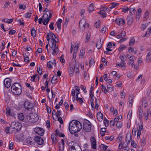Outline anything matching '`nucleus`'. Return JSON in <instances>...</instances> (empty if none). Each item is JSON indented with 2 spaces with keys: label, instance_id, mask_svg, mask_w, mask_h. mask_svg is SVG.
Wrapping results in <instances>:
<instances>
[{
  "label": "nucleus",
  "instance_id": "8fccbe9b",
  "mask_svg": "<svg viewBox=\"0 0 151 151\" xmlns=\"http://www.w3.org/2000/svg\"><path fill=\"white\" fill-rule=\"evenodd\" d=\"M105 139L106 140H109L110 141H112L114 137L112 136H111L110 137L109 136H107L105 137Z\"/></svg>",
  "mask_w": 151,
  "mask_h": 151
},
{
  "label": "nucleus",
  "instance_id": "bf43d9fd",
  "mask_svg": "<svg viewBox=\"0 0 151 151\" xmlns=\"http://www.w3.org/2000/svg\"><path fill=\"white\" fill-rule=\"evenodd\" d=\"M137 130L135 128H134L132 130V133L133 135L135 136L136 134Z\"/></svg>",
  "mask_w": 151,
  "mask_h": 151
},
{
  "label": "nucleus",
  "instance_id": "052dcab7",
  "mask_svg": "<svg viewBox=\"0 0 151 151\" xmlns=\"http://www.w3.org/2000/svg\"><path fill=\"white\" fill-rule=\"evenodd\" d=\"M26 8L25 6H23L22 4H20L19 6V8L20 9H25Z\"/></svg>",
  "mask_w": 151,
  "mask_h": 151
},
{
  "label": "nucleus",
  "instance_id": "2f4dec72",
  "mask_svg": "<svg viewBox=\"0 0 151 151\" xmlns=\"http://www.w3.org/2000/svg\"><path fill=\"white\" fill-rule=\"evenodd\" d=\"M94 4L92 3L90 4L89 8H88V11L89 12H91L94 9Z\"/></svg>",
  "mask_w": 151,
  "mask_h": 151
},
{
  "label": "nucleus",
  "instance_id": "0e129e2a",
  "mask_svg": "<svg viewBox=\"0 0 151 151\" xmlns=\"http://www.w3.org/2000/svg\"><path fill=\"white\" fill-rule=\"evenodd\" d=\"M81 89L85 93H86L87 92V91L86 90V87H85V88L84 86L82 85H81Z\"/></svg>",
  "mask_w": 151,
  "mask_h": 151
},
{
  "label": "nucleus",
  "instance_id": "f8f14e48",
  "mask_svg": "<svg viewBox=\"0 0 151 151\" xmlns=\"http://www.w3.org/2000/svg\"><path fill=\"white\" fill-rule=\"evenodd\" d=\"M30 119L32 122H37L39 119L37 114L35 113L34 114H30Z\"/></svg>",
  "mask_w": 151,
  "mask_h": 151
},
{
  "label": "nucleus",
  "instance_id": "c03bdc74",
  "mask_svg": "<svg viewBox=\"0 0 151 151\" xmlns=\"http://www.w3.org/2000/svg\"><path fill=\"white\" fill-rule=\"evenodd\" d=\"M129 97L130 98H129V106H130L131 104V105L132 106V100L133 99V96H130Z\"/></svg>",
  "mask_w": 151,
  "mask_h": 151
},
{
  "label": "nucleus",
  "instance_id": "5fc2aeb1",
  "mask_svg": "<svg viewBox=\"0 0 151 151\" xmlns=\"http://www.w3.org/2000/svg\"><path fill=\"white\" fill-rule=\"evenodd\" d=\"M90 37V33L87 32L86 34V39L87 40L88 42L89 40Z\"/></svg>",
  "mask_w": 151,
  "mask_h": 151
},
{
  "label": "nucleus",
  "instance_id": "ddd939ff",
  "mask_svg": "<svg viewBox=\"0 0 151 151\" xmlns=\"http://www.w3.org/2000/svg\"><path fill=\"white\" fill-rule=\"evenodd\" d=\"M50 36L52 39L51 42L52 43V44H53V42L56 43V42H58L59 40L56 37V35L52 32H50Z\"/></svg>",
  "mask_w": 151,
  "mask_h": 151
},
{
  "label": "nucleus",
  "instance_id": "2eb2a0df",
  "mask_svg": "<svg viewBox=\"0 0 151 151\" xmlns=\"http://www.w3.org/2000/svg\"><path fill=\"white\" fill-rule=\"evenodd\" d=\"M26 142L28 144L31 145H35L34 138L33 137H28L26 139Z\"/></svg>",
  "mask_w": 151,
  "mask_h": 151
},
{
  "label": "nucleus",
  "instance_id": "7ed1b4c3",
  "mask_svg": "<svg viewBox=\"0 0 151 151\" xmlns=\"http://www.w3.org/2000/svg\"><path fill=\"white\" fill-rule=\"evenodd\" d=\"M70 151H82L80 146L76 143L73 141L69 143Z\"/></svg>",
  "mask_w": 151,
  "mask_h": 151
},
{
  "label": "nucleus",
  "instance_id": "e2e57ef3",
  "mask_svg": "<svg viewBox=\"0 0 151 151\" xmlns=\"http://www.w3.org/2000/svg\"><path fill=\"white\" fill-rule=\"evenodd\" d=\"M106 30V27L105 26H102V28L101 30V32L103 33H104Z\"/></svg>",
  "mask_w": 151,
  "mask_h": 151
},
{
  "label": "nucleus",
  "instance_id": "b1692460",
  "mask_svg": "<svg viewBox=\"0 0 151 151\" xmlns=\"http://www.w3.org/2000/svg\"><path fill=\"white\" fill-rule=\"evenodd\" d=\"M146 61L147 62L149 63L151 61V52H149L146 57Z\"/></svg>",
  "mask_w": 151,
  "mask_h": 151
},
{
  "label": "nucleus",
  "instance_id": "338daca9",
  "mask_svg": "<svg viewBox=\"0 0 151 151\" xmlns=\"http://www.w3.org/2000/svg\"><path fill=\"white\" fill-rule=\"evenodd\" d=\"M46 109L48 113H50L51 112V110L50 107L46 106Z\"/></svg>",
  "mask_w": 151,
  "mask_h": 151
},
{
  "label": "nucleus",
  "instance_id": "1a4fd4ad",
  "mask_svg": "<svg viewBox=\"0 0 151 151\" xmlns=\"http://www.w3.org/2000/svg\"><path fill=\"white\" fill-rule=\"evenodd\" d=\"M50 47L53 50V52L52 53L53 55H56L58 52V47L56 46V43L55 42L53 43L52 46H50Z\"/></svg>",
  "mask_w": 151,
  "mask_h": 151
},
{
  "label": "nucleus",
  "instance_id": "9b49d317",
  "mask_svg": "<svg viewBox=\"0 0 151 151\" xmlns=\"http://www.w3.org/2000/svg\"><path fill=\"white\" fill-rule=\"evenodd\" d=\"M34 131L36 134L40 136H42L44 133V131L42 128L37 127L34 128Z\"/></svg>",
  "mask_w": 151,
  "mask_h": 151
},
{
  "label": "nucleus",
  "instance_id": "58836bf2",
  "mask_svg": "<svg viewBox=\"0 0 151 151\" xmlns=\"http://www.w3.org/2000/svg\"><path fill=\"white\" fill-rule=\"evenodd\" d=\"M119 58L121 59V63H116V66L117 67H120V66L122 67V66H122V64H121V63L123 62V59H122L123 58V56H120L119 57Z\"/></svg>",
  "mask_w": 151,
  "mask_h": 151
},
{
  "label": "nucleus",
  "instance_id": "39448f33",
  "mask_svg": "<svg viewBox=\"0 0 151 151\" xmlns=\"http://www.w3.org/2000/svg\"><path fill=\"white\" fill-rule=\"evenodd\" d=\"M49 15L46 13H45L42 16V18L43 19V24L44 25H47L50 19L52 17V14L50 12V11Z\"/></svg>",
  "mask_w": 151,
  "mask_h": 151
},
{
  "label": "nucleus",
  "instance_id": "7c9ffc66",
  "mask_svg": "<svg viewBox=\"0 0 151 151\" xmlns=\"http://www.w3.org/2000/svg\"><path fill=\"white\" fill-rule=\"evenodd\" d=\"M13 20V19H8L7 18H5L3 19L2 20V22H5L8 23H10L12 22Z\"/></svg>",
  "mask_w": 151,
  "mask_h": 151
},
{
  "label": "nucleus",
  "instance_id": "cd10ccee",
  "mask_svg": "<svg viewBox=\"0 0 151 151\" xmlns=\"http://www.w3.org/2000/svg\"><path fill=\"white\" fill-rule=\"evenodd\" d=\"M101 39L100 40V41L99 42L98 41L96 44V47L98 49H99L101 48L102 46V44L103 42V41H102V43H101Z\"/></svg>",
  "mask_w": 151,
  "mask_h": 151
},
{
  "label": "nucleus",
  "instance_id": "c9c22d12",
  "mask_svg": "<svg viewBox=\"0 0 151 151\" xmlns=\"http://www.w3.org/2000/svg\"><path fill=\"white\" fill-rule=\"evenodd\" d=\"M31 35L33 37H35L36 34V31L35 29L33 27L31 30Z\"/></svg>",
  "mask_w": 151,
  "mask_h": 151
},
{
  "label": "nucleus",
  "instance_id": "a211bd4d",
  "mask_svg": "<svg viewBox=\"0 0 151 151\" xmlns=\"http://www.w3.org/2000/svg\"><path fill=\"white\" fill-rule=\"evenodd\" d=\"M145 119L146 120L148 119V117L151 116V110L150 109H148L147 112L144 113Z\"/></svg>",
  "mask_w": 151,
  "mask_h": 151
},
{
  "label": "nucleus",
  "instance_id": "412c9836",
  "mask_svg": "<svg viewBox=\"0 0 151 151\" xmlns=\"http://www.w3.org/2000/svg\"><path fill=\"white\" fill-rule=\"evenodd\" d=\"M62 142H61V144L59 143V151H63L64 148V140L63 139H61Z\"/></svg>",
  "mask_w": 151,
  "mask_h": 151
},
{
  "label": "nucleus",
  "instance_id": "774afa93",
  "mask_svg": "<svg viewBox=\"0 0 151 151\" xmlns=\"http://www.w3.org/2000/svg\"><path fill=\"white\" fill-rule=\"evenodd\" d=\"M58 120L61 124H62L63 123V121L61 117H58Z\"/></svg>",
  "mask_w": 151,
  "mask_h": 151
},
{
  "label": "nucleus",
  "instance_id": "bb28decb",
  "mask_svg": "<svg viewBox=\"0 0 151 151\" xmlns=\"http://www.w3.org/2000/svg\"><path fill=\"white\" fill-rule=\"evenodd\" d=\"M148 25V23L145 24H142L140 27V29L144 31L147 27Z\"/></svg>",
  "mask_w": 151,
  "mask_h": 151
},
{
  "label": "nucleus",
  "instance_id": "e433bc0d",
  "mask_svg": "<svg viewBox=\"0 0 151 151\" xmlns=\"http://www.w3.org/2000/svg\"><path fill=\"white\" fill-rule=\"evenodd\" d=\"M83 150H82V151H89V149L88 148V145L86 144H84L83 145Z\"/></svg>",
  "mask_w": 151,
  "mask_h": 151
},
{
  "label": "nucleus",
  "instance_id": "393cba45",
  "mask_svg": "<svg viewBox=\"0 0 151 151\" xmlns=\"http://www.w3.org/2000/svg\"><path fill=\"white\" fill-rule=\"evenodd\" d=\"M116 22L119 26H122L123 24V19L122 18H118L116 19Z\"/></svg>",
  "mask_w": 151,
  "mask_h": 151
},
{
  "label": "nucleus",
  "instance_id": "13d9d810",
  "mask_svg": "<svg viewBox=\"0 0 151 151\" xmlns=\"http://www.w3.org/2000/svg\"><path fill=\"white\" fill-rule=\"evenodd\" d=\"M60 60L62 63H64L65 62V60L63 55L61 56L60 58Z\"/></svg>",
  "mask_w": 151,
  "mask_h": 151
},
{
  "label": "nucleus",
  "instance_id": "5701e85b",
  "mask_svg": "<svg viewBox=\"0 0 151 151\" xmlns=\"http://www.w3.org/2000/svg\"><path fill=\"white\" fill-rule=\"evenodd\" d=\"M97 117L99 121H101L103 120V114L100 111L98 112L97 114Z\"/></svg>",
  "mask_w": 151,
  "mask_h": 151
},
{
  "label": "nucleus",
  "instance_id": "f257e3e1",
  "mask_svg": "<svg viewBox=\"0 0 151 151\" xmlns=\"http://www.w3.org/2000/svg\"><path fill=\"white\" fill-rule=\"evenodd\" d=\"M82 128L81 123L78 121L73 120L69 124V130L72 134L79 131Z\"/></svg>",
  "mask_w": 151,
  "mask_h": 151
},
{
  "label": "nucleus",
  "instance_id": "423d86ee",
  "mask_svg": "<svg viewBox=\"0 0 151 151\" xmlns=\"http://www.w3.org/2000/svg\"><path fill=\"white\" fill-rule=\"evenodd\" d=\"M91 126L90 122L88 120H86L84 122L83 129L86 132H88L91 130Z\"/></svg>",
  "mask_w": 151,
  "mask_h": 151
},
{
  "label": "nucleus",
  "instance_id": "c85d7f7f",
  "mask_svg": "<svg viewBox=\"0 0 151 151\" xmlns=\"http://www.w3.org/2000/svg\"><path fill=\"white\" fill-rule=\"evenodd\" d=\"M58 77L56 74L52 78L51 83L52 84L55 83V81L58 79Z\"/></svg>",
  "mask_w": 151,
  "mask_h": 151
},
{
  "label": "nucleus",
  "instance_id": "3c124183",
  "mask_svg": "<svg viewBox=\"0 0 151 151\" xmlns=\"http://www.w3.org/2000/svg\"><path fill=\"white\" fill-rule=\"evenodd\" d=\"M134 58H131L129 59V64L132 65L134 63Z\"/></svg>",
  "mask_w": 151,
  "mask_h": 151
},
{
  "label": "nucleus",
  "instance_id": "a878e982",
  "mask_svg": "<svg viewBox=\"0 0 151 151\" xmlns=\"http://www.w3.org/2000/svg\"><path fill=\"white\" fill-rule=\"evenodd\" d=\"M127 24L129 25H131L133 21V19L132 17L128 16L127 17Z\"/></svg>",
  "mask_w": 151,
  "mask_h": 151
},
{
  "label": "nucleus",
  "instance_id": "0eeeda50",
  "mask_svg": "<svg viewBox=\"0 0 151 151\" xmlns=\"http://www.w3.org/2000/svg\"><path fill=\"white\" fill-rule=\"evenodd\" d=\"M10 127L13 129H15L17 131L20 130L21 128V124L18 122L14 121L11 123Z\"/></svg>",
  "mask_w": 151,
  "mask_h": 151
},
{
  "label": "nucleus",
  "instance_id": "79ce46f5",
  "mask_svg": "<svg viewBox=\"0 0 151 151\" xmlns=\"http://www.w3.org/2000/svg\"><path fill=\"white\" fill-rule=\"evenodd\" d=\"M135 40L134 39H132L130 40L129 42V46H132L134 45L135 43Z\"/></svg>",
  "mask_w": 151,
  "mask_h": 151
},
{
  "label": "nucleus",
  "instance_id": "680f3d73",
  "mask_svg": "<svg viewBox=\"0 0 151 151\" xmlns=\"http://www.w3.org/2000/svg\"><path fill=\"white\" fill-rule=\"evenodd\" d=\"M16 32V31L15 30H11L9 31V35H13Z\"/></svg>",
  "mask_w": 151,
  "mask_h": 151
},
{
  "label": "nucleus",
  "instance_id": "69168bd1",
  "mask_svg": "<svg viewBox=\"0 0 151 151\" xmlns=\"http://www.w3.org/2000/svg\"><path fill=\"white\" fill-rule=\"evenodd\" d=\"M10 127H6L5 129V132L7 134H8L9 133H10L9 132V129L10 128Z\"/></svg>",
  "mask_w": 151,
  "mask_h": 151
},
{
  "label": "nucleus",
  "instance_id": "f03ea898",
  "mask_svg": "<svg viewBox=\"0 0 151 151\" xmlns=\"http://www.w3.org/2000/svg\"><path fill=\"white\" fill-rule=\"evenodd\" d=\"M12 93L15 95H20L22 91V88L21 85L18 83L13 84L11 87Z\"/></svg>",
  "mask_w": 151,
  "mask_h": 151
},
{
  "label": "nucleus",
  "instance_id": "4c0bfd02",
  "mask_svg": "<svg viewBox=\"0 0 151 151\" xmlns=\"http://www.w3.org/2000/svg\"><path fill=\"white\" fill-rule=\"evenodd\" d=\"M99 13L101 15H102L103 16V17H106L107 14L106 12L103 10H101L99 12Z\"/></svg>",
  "mask_w": 151,
  "mask_h": 151
},
{
  "label": "nucleus",
  "instance_id": "9d476101",
  "mask_svg": "<svg viewBox=\"0 0 151 151\" xmlns=\"http://www.w3.org/2000/svg\"><path fill=\"white\" fill-rule=\"evenodd\" d=\"M24 106L25 109L29 111L33 107V104L28 101H25L24 103Z\"/></svg>",
  "mask_w": 151,
  "mask_h": 151
},
{
  "label": "nucleus",
  "instance_id": "603ef678",
  "mask_svg": "<svg viewBox=\"0 0 151 151\" xmlns=\"http://www.w3.org/2000/svg\"><path fill=\"white\" fill-rule=\"evenodd\" d=\"M129 8L127 6H123V12L126 13V12L129 11Z\"/></svg>",
  "mask_w": 151,
  "mask_h": 151
},
{
  "label": "nucleus",
  "instance_id": "49530a36",
  "mask_svg": "<svg viewBox=\"0 0 151 151\" xmlns=\"http://www.w3.org/2000/svg\"><path fill=\"white\" fill-rule=\"evenodd\" d=\"M123 135L122 134H119L117 139V140L118 142H120L122 139Z\"/></svg>",
  "mask_w": 151,
  "mask_h": 151
},
{
  "label": "nucleus",
  "instance_id": "4be33fe9",
  "mask_svg": "<svg viewBox=\"0 0 151 151\" xmlns=\"http://www.w3.org/2000/svg\"><path fill=\"white\" fill-rule=\"evenodd\" d=\"M129 11L130 15H134L136 12L135 8L132 6H131L129 7Z\"/></svg>",
  "mask_w": 151,
  "mask_h": 151
},
{
  "label": "nucleus",
  "instance_id": "473e14b6",
  "mask_svg": "<svg viewBox=\"0 0 151 151\" xmlns=\"http://www.w3.org/2000/svg\"><path fill=\"white\" fill-rule=\"evenodd\" d=\"M119 4V3L116 2H112L111 3V6L109 7L110 9H112L118 6Z\"/></svg>",
  "mask_w": 151,
  "mask_h": 151
},
{
  "label": "nucleus",
  "instance_id": "a19ab883",
  "mask_svg": "<svg viewBox=\"0 0 151 151\" xmlns=\"http://www.w3.org/2000/svg\"><path fill=\"white\" fill-rule=\"evenodd\" d=\"M106 129L105 128H103L101 129V134L102 136H103L106 132Z\"/></svg>",
  "mask_w": 151,
  "mask_h": 151
},
{
  "label": "nucleus",
  "instance_id": "72a5a7b5",
  "mask_svg": "<svg viewBox=\"0 0 151 151\" xmlns=\"http://www.w3.org/2000/svg\"><path fill=\"white\" fill-rule=\"evenodd\" d=\"M18 119L19 120L22 121L24 120V116L22 113L18 114Z\"/></svg>",
  "mask_w": 151,
  "mask_h": 151
},
{
  "label": "nucleus",
  "instance_id": "09e8293b",
  "mask_svg": "<svg viewBox=\"0 0 151 151\" xmlns=\"http://www.w3.org/2000/svg\"><path fill=\"white\" fill-rule=\"evenodd\" d=\"M122 126V124L121 121H119L116 124V126L118 128H120Z\"/></svg>",
  "mask_w": 151,
  "mask_h": 151
},
{
  "label": "nucleus",
  "instance_id": "4d7b16f0",
  "mask_svg": "<svg viewBox=\"0 0 151 151\" xmlns=\"http://www.w3.org/2000/svg\"><path fill=\"white\" fill-rule=\"evenodd\" d=\"M78 45H75L74 47V49L73 52H74V53H76L77 52V51L78 50Z\"/></svg>",
  "mask_w": 151,
  "mask_h": 151
},
{
  "label": "nucleus",
  "instance_id": "6e6d98bb",
  "mask_svg": "<svg viewBox=\"0 0 151 151\" xmlns=\"http://www.w3.org/2000/svg\"><path fill=\"white\" fill-rule=\"evenodd\" d=\"M54 23L53 22H51L50 24L49 25V27L51 30H53L54 29V27L53 26Z\"/></svg>",
  "mask_w": 151,
  "mask_h": 151
},
{
  "label": "nucleus",
  "instance_id": "f704fd0d",
  "mask_svg": "<svg viewBox=\"0 0 151 151\" xmlns=\"http://www.w3.org/2000/svg\"><path fill=\"white\" fill-rule=\"evenodd\" d=\"M122 33L123 31H122L121 33L120 34L117 35L116 36V37L117 38L119 39H120L119 40V42L120 43H121L122 42V41H123V38H122Z\"/></svg>",
  "mask_w": 151,
  "mask_h": 151
},
{
  "label": "nucleus",
  "instance_id": "4468645a",
  "mask_svg": "<svg viewBox=\"0 0 151 151\" xmlns=\"http://www.w3.org/2000/svg\"><path fill=\"white\" fill-rule=\"evenodd\" d=\"M11 80L9 78H6L4 81V84L5 86L7 88L10 87L11 84Z\"/></svg>",
  "mask_w": 151,
  "mask_h": 151
},
{
  "label": "nucleus",
  "instance_id": "f3484780",
  "mask_svg": "<svg viewBox=\"0 0 151 151\" xmlns=\"http://www.w3.org/2000/svg\"><path fill=\"white\" fill-rule=\"evenodd\" d=\"M143 130V124L139 125V128L137 129V139H139L140 138V136L141 134V131Z\"/></svg>",
  "mask_w": 151,
  "mask_h": 151
},
{
  "label": "nucleus",
  "instance_id": "6e6552de",
  "mask_svg": "<svg viewBox=\"0 0 151 151\" xmlns=\"http://www.w3.org/2000/svg\"><path fill=\"white\" fill-rule=\"evenodd\" d=\"M35 143L36 142L37 144L41 145L43 144L44 142L42 138L40 136H35L34 138Z\"/></svg>",
  "mask_w": 151,
  "mask_h": 151
},
{
  "label": "nucleus",
  "instance_id": "c756f323",
  "mask_svg": "<svg viewBox=\"0 0 151 151\" xmlns=\"http://www.w3.org/2000/svg\"><path fill=\"white\" fill-rule=\"evenodd\" d=\"M141 108V106H140L139 108V118L140 119L142 117L143 115V111Z\"/></svg>",
  "mask_w": 151,
  "mask_h": 151
},
{
  "label": "nucleus",
  "instance_id": "aec40b11",
  "mask_svg": "<svg viewBox=\"0 0 151 151\" xmlns=\"http://www.w3.org/2000/svg\"><path fill=\"white\" fill-rule=\"evenodd\" d=\"M53 62L52 61H49L47 63V67L49 68H51L52 67V65H54V63L55 66H56V63H55V60L54 59L53 60Z\"/></svg>",
  "mask_w": 151,
  "mask_h": 151
},
{
  "label": "nucleus",
  "instance_id": "20e7f679",
  "mask_svg": "<svg viewBox=\"0 0 151 151\" xmlns=\"http://www.w3.org/2000/svg\"><path fill=\"white\" fill-rule=\"evenodd\" d=\"M80 31L83 32L85 29L88 28L89 27V24L86 23V21L83 19H81L79 22Z\"/></svg>",
  "mask_w": 151,
  "mask_h": 151
},
{
  "label": "nucleus",
  "instance_id": "ea45409f",
  "mask_svg": "<svg viewBox=\"0 0 151 151\" xmlns=\"http://www.w3.org/2000/svg\"><path fill=\"white\" fill-rule=\"evenodd\" d=\"M74 69L73 68H70L69 70V74L70 76H72L74 73Z\"/></svg>",
  "mask_w": 151,
  "mask_h": 151
},
{
  "label": "nucleus",
  "instance_id": "864d4df0",
  "mask_svg": "<svg viewBox=\"0 0 151 151\" xmlns=\"http://www.w3.org/2000/svg\"><path fill=\"white\" fill-rule=\"evenodd\" d=\"M31 13L27 12L25 14V17L26 18H30L31 15Z\"/></svg>",
  "mask_w": 151,
  "mask_h": 151
},
{
  "label": "nucleus",
  "instance_id": "37998d69",
  "mask_svg": "<svg viewBox=\"0 0 151 151\" xmlns=\"http://www.w3.org/2000/svg\"><path fill=\"white\" fill-rule=\"evenodd\" d=\"M135 58L134 57L133 55H131L129 54H127V56L124 55L123 56V59L126 58H128L129 59L131 58Z\"/></svg>",
  "mask_w": 151,
  "mask_h": 151
},
{
  "label": "nucleus",
  "instance_id": "6ab92c4d",
  "mask_svg": "<svg viewBox=\"0 0 151 151\" xmlns=\"http://www.w3.org/2000/svg\"><path fill=\"white\" fill-rule=\"evenodd\" d=\"M131 139L132 137L130 134L129 133H127L125 139V142L127 145L129 143L130 141L131 140Z\"/></svg>",
  "mask_w": 151,
  "mask_h": 151
},
{
  "label": "nucleus",
  "instance_id": "a18cd8bd",
  "mask_svg": "<svg viewBox=\"0 0 151 151\" xmlns=\"http://www.w3.org/2000/svg\"><path fill=\"white\" fill-rule=\"evenodd\" d=\"M132 111L131 110L130 111V110L128 112V114L127 116V118L129 119V120H130L131 118V117L132 116Z\"/></svg>",
  "mask_w": 151,
  "mask_h": 151
},
{
  "label": "nucleus",
  "instance_id": "de8ad7c7",
  "mask_svg": "<svg viewBox=\"0 0 151 151\" xmlns=\"http://www.w3.org/2000/svg\"><path fill=\"white\" fill-rule=\"evenodd\" d=\"M108 90L109 91L111 92L113 90V88L112 86L109 84L107 86Z\"/></svg>",
  "mask_w": 151,
  "mask_h": 151
},
{
  "label": "nucleus",
  "instance_id": "dca6fc26",
  "mask_svg": "<svg viewBox=\"0 0 151 151\" xmlns=\"http://www.w3.org/2000/svg\"><path fill=\"white\" fill-rule=\"evenodd\" d=\"M90 140L92 148L94 149H96V139L93 137H92L91 138Z\"/></svg>",
  "mask_w": 151,
  "mask_h": 151
}]
</instances>
